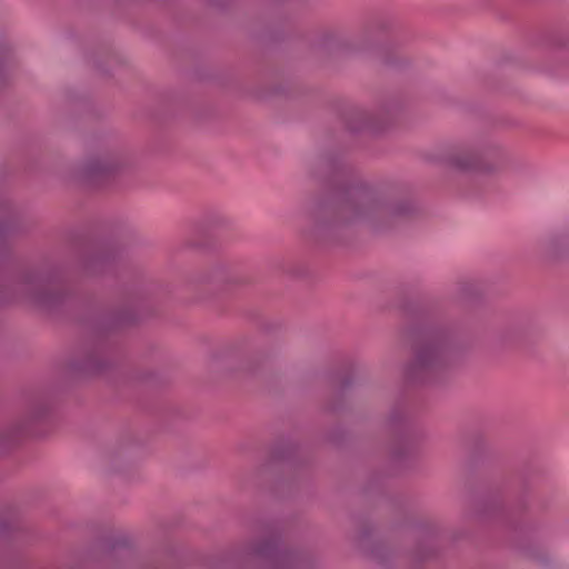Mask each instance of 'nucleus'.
<instances>
[{"label":"nucleus","instance_id":"1","mask_svg":"<svg viewBox=\"0 0 569 569\" xmlns=\"http://www.w3.org/2000/svg\"><path fill=\"white\" fill-rule=\"evenodd\" d=\"M451 161L452 164L460 170L483 169L479 154L470 151H462L453 154Z\"/></svg>","mask_w":569,"mask_h":569},{"label":"nucleus","instance_id":"2","mask_svg":"<svg viewBox=\"0 0 569 569\" xmlns=\"http://www.w3.org/2000/svg\"><path fill=\"white\" fill-rule=\"evenodd\" d=\"M440 358V349L438 346L431 345L419 351L417 356V366L420 368H429L435 366Z\"/></svg>","mask_w":569,"mask_h":569}]
</instances>
